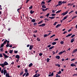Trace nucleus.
Here are the masks:
<instances>
[{
	"mask_svg": "<svg viewBox=\"0 0 77 77\" xmlns=\"http://www.w3.org/2000/svg\"><path fill=\"white\" fill-rule=\"evenodd\" d=\"M29 75V73L28 72H27L26 74V77H27V76H28Z\"/></svg>",
	"mask_w": 77,
	"mask_h": 77,
	"instance_id": "23",
	"label": "nucleus"
},
{
	"mask_svg": "<svg viewBox=\"0 0 77 77\" xmlns=\"http://www.w3.org/2000/svg\"><path fill=\"white\" fill-rule=\"evenodd\" d=\"M51 1V0H49V1H48V3H50Z\"/></svg>",
	"mask_w": 77,
	"mask_h": 77,
	"instance_id": "63",
	"label": "nucleus"
},
{
	"mask_svg": "<svg viewBox=\"0 0 77 77\" xmlns=\"http://www.w3.org/2000/svg\"><path fill=\"white\" fill-rule=\"evenodd\" d=\"M43 21L42 20H41L40 21H39V22H38V24H41V23H42V22Z\"/></svg>",
	"mask_w": 77,
	"mask_h": 77,
	"instance_id": "26",
	"label": "nucleus"
},
{
	"mask_svg": "<svg viewBox=\"0 0 77 77\" xmlns=\"http://www.w3.org/2000/svg\"><path fill=\"white\" fill-rule=\"evenodd\" d=\"M42 8H46V6H45V5H42Z\"/></svg>",
	"mask_w": 77,
	"mask_h": 77,
	"instance_id": "19",
	"label": "nucleus"
},
{
	"mask_svg": "<svg viewBox=\"0 0 77 77\" xmlns=\"http://www.w3.org/2000/svg\"><path fill=\"white\" fill-rule=\"evenodd\" d=\"M51 76H53V75H54L53 74V72L51 74Z\"/></svg>",
	"mask_w": 77,
	"mask_h": 77,
	"instance_id": "61",
	"label": "nucleus"
},
{
	"mask_svg": "<svg viewBox=\"0 0 77 77\" xmlns=\"http://www.w3.org/2000/svg\"><path fill=\"white\" fill-rule=\"evenodd\" d=\"M66 3V1H63V2H62V3H63V4Z\"/></svg>",
	"mask_w": 77,
	"mask_h": 77,
	"instance_id": "29",
	"label": "nucleus"
},
{
	"mask_svg": "<svg viewBox=\"0 0 77 77\" xmlns=\"http://www.w3.org/2000/svg\"><path fill=\"white\" fill-rule=\"evenodd\" d=\"M51 47V45H48L47 46V47H48V48H49V47Z\"/></svg>",
	"mask_w": 77,
	"mask_h": 77,
	"instance_id": "52",
	"label": "nucleus"
},
{
	"mask_svg": "<svg viewBox=\"0 0 77 77\" xmlns=\"http://www.w3.org/2000/svg\"><path fill=\"white\" fill-rule=\"evenodd\" d=\"M49 18H50V19H54L55 17H49Z\"/></svg>",
	"mask_w": 77,
	"mask_h": 77,
	"instance_id": "20",
	"label": "nucleus"
},
{
	"mask_svg": "<svg viewBox=\"0 0 77 77\" xmlns=\"http://www.w3.org/2000/svg\"><path fill=\"white\" fill-rule=\"evenodd\" d=\"M16 58H17L18 59H20V56L18 55H17L15 56Z\"/></svg>",
	"mask_w": 77,
	"mask_h": 77,
	"instance_id": "7",
	"label": "nucleus"
},
{
	"mask_svg": "<svg viewBox=\"0 0 77 77\" xmlns=\"http://www.w3.org/2000/svg\"><path fill=\"white\" fill-rule=\"evenodd\" d=\"M34 77H38V76H37V73H36L35 75L34 76H33Z\"/></svg>",
	"mask_w": 77,
	"mask_h": 77,
	"instance_id": "34",
	"label": "nucleus"
},
{
	"mask_svg": "<svg viewBox=\"0 0 77 77\" xmlns=\"http://www.w3.org/2000/svg\"><path fill=\"white\" fill-rule=\"evenodd\" d=\"M60 44H63V41H61L60 42Z\"/></svg>",
	"mask_w": 77,
	"mask_h": 77,
	"instance_id": "54",
	"label": "nucleus"
},
{
	"mask_svg": "<svg viewBox=\"0 0 77 77\" xmlns=\"http://www.w3.org/2000/svg\"><path fill=\"white\" fill-rule=\"evenodd\" d=\"M9 47H10L11 48L12 47V45H10L9 46Z\"/></svg>",
	"mask_w": 77,
	"mask_h": 77,
	"instance_id": "60",
	"label": "nucleus"
},
{
	"mask_svg": "<svg viewBox=\"0 0 77 77\" xmlns=\"http://www.w3.org/2000/svg\"><path fill=\"white\" fill-rule=\"evenodd\" d=\"M74 36H75V35H73L71 36V38H73Z\"/></svg>",
	"mask_w": 77,
	"mask_h": 77,
	"instance_id": "49",
	"label": "nucleus"
},
{
	"mask_svg": "<svg viewBox=\"0 0 77 77\" xmlns=\"http://www.w3.org/2000/svg\"><path fill=\"white\" fill-rule=\"evenodd\" d=\"M41 4V5H43L42 4H43V5H44V4H45V2H42Z\"/></svg>",
	"mask_w": 77,
	"mask_h": 77,
	"instance_id": "31",
	"label": "nucleus"
},
{
	"mask_svg": "<svg viewBox=\"0 0 77 77\" xmlns=\"http://www.w3.org/2000/svg\"><path fill=\"white\" fill-rule=\"evenodd\" d=\"M29 9H32V6H31L30 7H29Z\"/></svg>",
	"mask_w": 77,
	"mask_h": 77,
	"instance_id": "57",
	"label": "nucleus"
},
{
	"mask_svg": "<svg viewBox=\"0 0 77 77\" xmlns=\"http://www.w3.org/2000/svg\"><path fill=\"white\" fill-rule=\"evenodd\" d=\"M3 57V56H2V54H0V57Z\"/></svg>",
	"mask_w": 77,
	"mask_h": 77,
	"instance_id": "55",
	"label": "nucleus"
},
{
	"mask_svg": "<svg viewBox=\"0 0 77 77\" xmlns=\"http://www.w3.org/2000/svg\"><path fill=\"white\" fill-rule=\"evenodd\" d=\"M56 42H53L52 43V45H56Z\"/></svg>",
	"mask_w": 77,
	"mask_h": 77,
	"instance_id": "30",
	"label": "nucleus"
},
{
	"mask_svg": "<svg viewBox=\"0 0 77 77\" xmlns=\"http://www.w3.org/2000/svg\"><path fill=\"white\" fill-rule=\"evenodd\" d=\"M33 65V64L32 63H30L29 64V67H30V66H32Z\"/></svg>",
	"mask_w": 77,
	"mask_h": 77,
	"instance_id": "17",
	"label": "nucleus"
},
{
	"mask_svg": "<svg viewBox=\"0 0 77 77\" xmlns=\"http://www.w3.org/2000/svg\"><path fill=\"white\" fill-rule=\"evenodd\" d=\"M34 12H35V11H33L32 10H31L30 11V14H33V13Z\"/></svg>",
	"mask_w": 77,
	"mask_h": 77,
	"instance_id": "15",
	"label": "nucleus"
},
{
	"mask_svg": "<svg viewBox=\"0 0 77 77\" xmlns=\"http://www.w3.org/2000/svg\"><path fill=\"white\" fill-rule=\"evenodd\" d=\"M56 75L58 77H60V76L58 75V74H57Z\"/></svg>",
	"mask_w": 77,
	"mask_h": 77,
	"instance_id": "59",
	"label": "nucleus"
},
{
	"mask_svg": "<svg viewBox=\"0 0 77 77\" xmlns=\"http://www.w3.org/2000/svg\"><path fill=\"white\" fill-rule=\"evenodd\" d=\"M74 60H75V59H73L71 60V61H74Z\"/></svg>",
	"mask_w": 77,
	"mask_h": 77,
	"instance_id": "58",
	"label": "nucleus"
},
{
	"mask_svg": "<svg viewBox=\"0 0 77 77\" xmlns=\"http://www.w3.org/2000/svg\"><path fill=\"white\" fill-rule=\"evenodd\" d=\"M76 51H77V49H76L75 50H74L73 51L72 53L73 54V53H75Z\"/></svg>",
	"mask_w": 77,
	"mask_h": 77,
	"instance_id": "11",
	"label": "nucleus"
},
{
	"mask_svg": "<svg viewBox=\"0 0 77 77\" xmlns=\"http://www.w3.org/2000/svg\"><path fill=\"white\" fill-rule=\"evenodd\" d=\"M60 26V25L59 24H58V25H57L56 26V28H57L58 27H59V26Z\"/></svg>",
	"mask_w": 77,
	"mask_h": 77,
	"instance_id": "21",
	"label": "nucleus"
},
{
	"mask_svg": "<svg viewBox=\"0 0 77 77\" xmlns=\"http://www.w3.org/2000/svg\"><path fill=\"white\" fill-rule=\"evenodd\" d=\"M51 16H52L53 17L55 16V15H56V14H51Z\"/></svg>",
	"mask_w": 77,
	"mask_h": 77,
	"instance_id": "47",
	"label": "nucleus"
},
{
	"mask_svg": "<svg viewBox=\"0 0 77 77\" xmlns=\"http://www.w3.org/2000/svg\"><path fill=\"white\" fill-rule=\"evenodd\" d=\"M30 1L29 0H26V3H27L29 2Z\"/></svg>",
	"mask_w": 77,
	"mask_h": 77,
	"instance_id": "56",
	"label": "nucleus"
},
{
	"mask_svg": "<svg viewBox=\"0 0 77 77\" xmlns=\"http://www.w3.org/2000/svg\"><path fill=\"white\" fill-rule=\"evenodd\" d=\"M66 18H67V16H66L65 17H64V18L62 20L63 21L65 20V19H66Z\"/></svg>",
	"mask_w": 77,
	"mask_h": 77,
	"instance_id": "16",
	"label": "nucleus"
},
{
	"mask_svg": "<svg viewBox=\"0 0 77 77\" xmlns=\"http://www.w3.org/2000/svg\"><path fill=\"white\" fill-rule=\"evenodd\" d=\"M67 33V32L65 31L63 33V34H65V33Z\"/></svg>",
	"mask_w": 77,
	"mask_h": 77,
	"instance_id": "50",
	"label": "nucleus"
},
{
	"mask_svg": "<svg viewBox=\"0 0 77 77\" xmlns=\"http://www.w3.org/2000/svg\"><path fill=\"white\" fill-rule=\"evenodd\" d=\"M52 13H55V11L54 10L52 11Z\"/></svg>",
	"mask_w": 77,
	"mask_h": 77,
	"instance_id": "64",
	"label": "nucleus"
},
{
	"mask_svg": "<svg viewBox=\"0 0 77 77\" xmlns=\"http://www.w3.org/2000/svg\"><path fill=\"white\" fill-rule=\"evenodd\" d=\"M42 11H43V12H45V11H46V10L44 8H42Z\"/></svg>",
	"mask_w": 77,
	"mask_h": 77,
	"instance_id": "38",
	"label": "nucleus"
},
{
	"mask_svg": "<svg viewBox=\"0 0 77 77\" xmlns=\"http://www.w3.org/2000/svg\"><path fill=\"white\" fill-rule=\"evenodd\" d=\"M23 74V72H21L20 73V75H22V74Z\"/></svg>",
	"mask_w": 77,
	"mask_h": 77,
	"instance_id": "48",
	"label": "nucleus"
},
{
	"mask_svg": "<svg viewBox=\"0 0 77 77\" xmlns=\"http://www.w3.org/2000/svg\"><path fill=\"white\" fill-rule=\"evenodd\" d=\"M58 5L59 6H60L61 5H62V2L61 1H59L58 2Z\"/></svg>",
	"mask_w": 77,
	"mask_h": 77,
	"instance_id": "5",
	"label": "nucleus"
},
{
	"mask_svg": "<svg viewBox=\"0 0 77 77\" xmlns=\"http://www.w3.org/2000/svg\"><path fill=\"white\" fill-rule=\"evenodd\" d=\"M49 35H47V34H45L44 35V38H45L46 36H48Z\"/></svg>",
	"mask_w": 77,
	"mask_h": 77,
	"instance_id": "24",
	"label": "nucleus"
},
{
	"mask_svg": "<svg viewBox=\"0 0 77 77\" xmlns=\"http://www.w3.org/2000/svg\"><path fill=\"white\" fill-rule=\"evenodd\" d=\"M60 11H61V10H59L58 11H57L56 12V13L57 14V13H59V12H60Z\"/></svg>",
	"mask_w": 77,
	"mask_h": 77,
	"instance_id": "35",
	"label": "nucleus"
},
{
	"mask_svg": "<svg viewBox=\"0 0 77 77\" xmlns=\"http://www.w3.org/2000/svg\"><path fill=\"white\" fill-rule=\"evenodd\" d=\"M55 65H56V66H57L58 67H60V65H59V64L55 63Z\"/></svg>",
	"mask_w": 77,
	"mask_h": 77,
	"instance_id": "14",
	"label": "nucleus"
},
{
	"mask_svg": "<svg viewBox=\"0 0 77 77\" xmlns=\"http://www.w3.org/2000/svg\"><path fill=\"white\" fill-rule=\"evenodd\" d=\"M56 58L57 59H60V57L59 56H56Z\"/></svg>",
	"mask_w": 77,
	"mask_h": 77,
	"instance_id": "12",
	"label": "nucleus"
},
{
	"mask_svg": "<svg viewBox=\"0 0 77 77\" xmlns=\"http://www.w3.org/2000/svg\"><path fill=\"white\" fill-rule=\"evenodd\" d=\"M14 53H18V51H14Z\"/></svg>",
	"mask_w": 77,
	"mask_h": 77,
	"instance_id": "43",
	"label": "nucleus"
},
{
	"mask_svg": "<svg viewBox=\"0 0 77 77\" xmlns=\"http://www.w3.org/2000/svg\"><path fill=\"white\" fill-rule=\"evenodd\" d=\"M71 66H75V64H74V63H72L71 64Z\"/></svg>",
	"mask_w": 77,
	"mask_h": 77,
	"instance_id": "18",
	"label": "nucleus"
},
{
	"mask_svg": "<svg viewBox=\"0 0 77 77\" xmlns=\"http://www.w3.org/2000/svg\"><path fill=\"white\" fill-rule=\"evenodd\" d=\"M63 53V52H62V51H61L58 54H59V55H60L61 54H62Z\"/></svg>",
	"mask_w": 77,
	"mask_h": 77,
	"instance_id": "28",
	"label": "nucleus"
},
{
	"mask_svg": "<svg viewBox=\"0 0 77 77\" xmlns=\"http://www.w3.org/2000/svg\"><path fill=\"white\" fill-rule=\"evenodd\" d=\"M75 39L74 38H73L71 40V43L73 42L74 41Z\"/></svg>",
	"mask_w": 77,
	"mask_h": 77,
	"instance_id": "8",
	"label": "nucleus"
},
{
	"mask_svg": "<svg viewBox=\"0 0 77 77\" xmlns=\"http://www.w3.org/2000/svg\"><path fill=\"white\" fill-rule=\"evenodd\" d=\"M5 41H6V42H7V44H9V41H8V40H6Z\"/></svg>",
	"mask_w": 77,
	"mask_h": 77,
	"instance_id": "33",
	"label": "nucleus"
},
{
	"mask_svg": "<svg viewBox=\"0 0 77 77\" xmlns=\"http://www.w3.org/2000/svg\"><path fill=\"white\" fill-rule=\"evenodd\" d=\"M9 44H7V45H6V47H9Z\"/></svg>",
	"mask_w": 77,
	"mask_h": 77,
	"instance_id": "44",
	"label": "nucleus"
},
{
	"mask_svg": "<svg viewBox=\"0 0 77 77\" xmlns=\"http://www.w3.org/2000/svg\"><path fill=\"white\" fill-rule=\"evenodd\" d=\"M6 41H4L3 43L2 44H1V47H3L4 46V44H6Z\"/></svg>",
	"mask_w": 77,
	"mask_h": 77,
	"instance_id": "4",
	"label": "nucleus"
},
{
	"mask_svg": "<svg viewBox=\"0 0 77 77\" xmlns=\"http://www.w3.org/2000/svg\"><path fill=\"white\" fill-rule=\"evenodd\" d=\"M34 26H36V25H37V23H34Z\"/></svg>",
	"mask_w": 77,
	"mask_h": 77,
	"instance_id": "51",
	"label": "nucleus"
},
{
	"mask_svg": "<svg viewBox=\"0 0 77 77\" xmlns=\"http://www.w3.org/2000/svg\"><path fill=\"white\" fill-rule=\"evenodd\" d=\"M57 23V22H55L54 24V26H56Z\"/></svg>",
	"mask_w": 77,
	"mask_h": 77,
	"instance_id": "41",
	"label": "nucleus"
},
{
	"mask_svg": "<svg viewBox=\"0 0 77 77\" xmlns=\"http://www.w3.org/2000/svg\"><path fill=\"white\" fill-rule=\"evenodd\" d=\"M71 35H72V33H71V34H68L67 36H66V38H67L69 36H71Z\"/></svg>",
	"mask_w": 77,
	"mask_h": 77,
	"instance_id": "9",
	"label": "nucleus"
},
{
	"mask_svg": "<svg viewBox=\"0 0 77 77\" xmlns=\"http://www.w3.org/2000/svg\"><path fill=\"white\" fill-rule=\"evenodd\" d=\"M45 26V23H43L42 24V27H44V26Z\"/></svg>",
	"mask_w": 77,
	"mask_h": 77,
	"instance_id": "27",
	"label": "nucleus"
},
{
	"mask_svg": "<svg viewBox=\"0 0 77 77\" xmlns=\"http://www.w3.org/2000/svg\"><path fill=\"white\" fill-rule=\"evenodd\" d=\"M8 65V63L6 61H5L3 63L0 64V65L1 66L2 68H5V66Z\"/></svg>",
	"mask_w": 77,
	"mask_h": 77,
	"instance_id": "2",
	"label": "nucleus"
},
{
	"mask_svg": "<svg viewBox=\"0 0 77 77\" xmlns=\"http://www.w3.org/2000/svg\"><path fill=\"white\" fill-rule=\"evenodd\" d=\"M25 73H27V72H28V71L27 70V69H25Z\"/></svg>",
	"mask_w": 77,
	"mask_h": 77,
	"instance_id": "36",
	"label": "nucleus"
},
{
	"mask_svg": "<svg viewBox=\"0 0 77 77\" xmlns=\"http://www.w3.org/2000/svg\"><path fill=\"white\" fill-rule=\"evenodd\" d=\"M26 73H24L23 75V77H24V76L26 75Z\"/></svg>",
	"mask_w": 77,
	"mask_h": 77,
	"instance_id": "46",
	"label": "nucleus"
},
{
	"mask_svg": "<svg viewBox=\"0 0 77 77\" xmlns=\"http://www.w3.org/2000/svg\"><path fill=\"white\" fill-rule=\"evenodd\" d=\"M49 15H50L49 13L46 16V17H48V16H49Z\"/></svg>",
	"mask_w": 77,
	"mask_h": 77,
	"instance_id": "39",
	"label": "nucleus"
},
{
	"mask_svg": "<svg viewBox=\"0 0 77 77\" xmlns=\"http://www.w3.org/2000/svg\"><path fill=\"white\" fill-rule=\"evenodd\" d=\"M55 34H54L53 35H52L51 36V37H50V38H53V37H54V36H55Z\"/></svg>",
	"mask_w": 77,
	"mask_h": 77,
	"instance_id": "37",
	"label": "nucleus"
},
{
	"mask_svg": "<svg viewBox=\"0 0 77 77\" xmlns=\"http://www.w3.org/2000/svg\"><path fill=\"white\" fill-rule=\"evenodd\" d=\"M1 73L2 74H3L4 73V74L5 75L6 74V77H10L9 76V74L8 73H7V71L5 69H2L1 70Z\"/></svg>",
	"mask_w": 77,
	"mask_h": 77,
	"instance_id": "1",
	"label": "nucleus"
},
{
	"mask_svg": "<svg viewBox=\"0 0 77 77\" xmlns=\"http://www.w3.org/2000/svg\"><path fill=\"white\" fill-rule=\"evenodd\" d=\"M3 54L5 57V58H8V56L5 54Z\"/></svg>",
	"mask_w": 77,
	"mask_h": 77,
	"instance_id": "6",
	"label": "nucleus"
},
{
	"mask_svg": "<svg viewBox=\"0 0 77 77\" xmlns=\"http://www.w3.org/2000/svg\"><path fill=\"white\" fill-rule=\"evenodd\" d=\"M37 40L38 41H41V40H40V38H39V37H38L37 38Z\"/></svg>",
	"mask_w": 77,
	"mask_h": 77,
	"instance_id": "22",
	"label": "nucleus"
},
{
	"mask_svg": "<svg viewBox=\"0 0 77 77\" xmlns=\"http://www.w3.org/2000/svg\"><path fill=\"white\" fill-rule=\"evenodd\" d=\"M61 73V71H59V72H58V74H60Z\"/></svg>",
	"mask_w": 77,
	"mask_h": 77,
	"instance_id": "53",
	"label": "nucleus"
},
{
	"mask_svg": "<svg viewBox=\"0 0 77 77\" xmlns=\"http://www.w3.org/2000/svg\"><path fill=\"white\" fill-rule=\"evenodd\" d=\"M16 61L17 62H18V61H19V59H18L16 60Z\"/></svg>",
	"mask_w": 77,
	"mask_h": 77,
	"instance_id": "62",
	"label": "nucleus"
},
{
	"mask_svg": "<svg viewBox=\"0 0 77 77\" xmlns=\"http://www.w3.org/2000/svg\"><path fill=\"white\" fill-rule=\"evenodd\" d=\"M33 48V46L31 45L29 46V49L30 50H32Z\"/></svg>",
	"mask_w": 77,
	"mask_h": 77,
	"instance_id": "10",
	"label": "nucleus"
},
{
	"mask_svg": "<svg viewBox=\"0 0 77 77\" xmlns=\"http://www.w3.org/2000/svg\"><path fill=\"white\" fill-rule=\"evenodd\" d=\"M68 11H66L62 13L61 14V15H63V16H64V15H66V14H68Z\"/></svg>",
	"mask_w": 77,
	"mask_h": 77,
	"instance_id": "3",
	"label": "nucleus"
},
{
	"mask_svg": "<svg viewBox=\"0 0 77 77\" xmlns=\"http://www.w3.org/2000/svg\"><path fill=\"white\" fill-rule=\"evenodd\" d=\"M76 17H77V16H75L73 17H72V20H73V19H74V18H76Z\"/></svg>",
	"mask_w": 77,
	"mask_h": 77,
	"instance_id": "40",
	"label": "nucleus"
},
{
	"mask_svg": "<svg viewBox=\"0 0 77 77\" xmlns=\"http://www.w3.org/2000/svg\"><path fill=\"white\" fill-rule=\"evenodd\" d=\"M36 21L35 19H32L31 20V22H32L33 23H35Z\"/></svg>",
	"mask_w": 77,
	"mask_h": 77,
	"instance_id": "13",
	"label": "nucleus"
},
{
	"mask_svg": "<svg viewBox=\"0 0 77 77\" xmlns=\"http://www.w3.org/2000/svg\"><path fill=\"white\" fill-rule=\"evenodd\" d=\"M12 51H13V50H10L9 51L10 53H11V54L12 53Z\"/></svg>",
	"mask_w": 77,
	"mask_h": 77,
	"instance_id": "32",
	"label": "nucleus"
},
{
	"mask_svg": "<svg viewBox=\"0 0 77 77\" xmlns=\"http://www.w3.org/2000/svg\"><path fill=\"white\" fill-rule=\"evenodd\" d=\"M47 62H49V60H50V59L48 58H47Z\"/></svg>",
	"mask_w": 77,
	"mask_h": 77,
	"instance_id": "42",
	"label": "nucleus"
},
{
	"mask_svg": "<svg viewBox=\"0 0 77 77\" xmlns=\"http://www.w3.org/2000/svg\"><path fill=\"white\" fill-rule=\"evenodd\" d=\"M54 48V46H52L50 47L49 48V50H51V49H52V48Z\"/></svg>",
	"mask_w": 77,
	"mask_h": 77,
	"instance_id": "25",
	"label": "nucleus"
},
{
	"mask_svg": "<svg viewBox=\"0 0 77 77\" xmlns=\"http://www.w3.org/2000/svg\"><path fill=\"white\" fill-rule=\"evenodd\" d=\"M42 54H43L42 53H40V54H39V55L40 56H42Z\"/></svg>",
	"mask_w": 77,
	"mask_h": 77,
	"instance_id": "45",
	"label": "nucleus"
}]
</instances>
